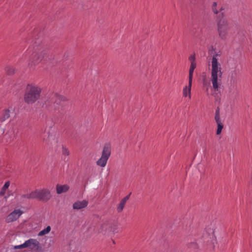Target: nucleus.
I'll list each match as a JSON object with an SVG mask.
<instances>
[{
  "label": "nucleus",
  "mask_w": 252,
  "mask_h": 252,
  "mask_svg": "<svg viewBox=\"0 0 252 252\" xmlns=\"http://www.w3.org/2000/svg\"><path fill=\"white\" fill-rule=\"evenodd\" d=\"M42 88L38 85L32 83L28 84L24 94V100L28 104H33L37 101L40 97Z\"/></svg>",
  "instance_id": "nucleus-1"
},
{
  "label": "nucleus",
  "mask_w": 252,
  "mask_h": 252,
  "mask_svg": "<svg viewBox=\"0 0 252 252\" xmlns=\"http://www.w3.org/2000/svg\"><path fill=\"white\" fill-rule=\"evenodd\" d=\"M222 75L221 65L218 60L214 56L211 61V81L213 88L215 91L219 88V80Z\"/></svg>",
  "instance_id": "nucleus-2"
},
{
  "label": "nucleus",
  "mask_w": 252,
  "mask_h": 252,
  "mask_svg": "<svg viewBox=\"0 0 252 252\" xmlns=\"http://www.w3.org/2000/svg\"><path fill=\"white\" fill-rule=\"evenodd\" d=\"M218 32L219 37L222 39H225L228 35L229 30V23L225 18H222L217 24Z\"/></svg>",
  "instance_id": "nucleus-3"
},
{
  "label": "nucleus",
  "mask_w": 252,
  "mask_h": 252,
  "mask_svg": "<svg viewBox=\"0 0 252 252\" xmlns=\"http://www.w3.org/2000/svg\"><path fill=\"white\" fill-rule=\"evenodd\" d=\"M45 52L43 47L39 46L34 49L30 58V62L32 63L37 64L40 63L44 57Z\"/></svg>",
  "instance_id": "nucleus-4"
},
{
  "label": "nucleus",
  "mask_w": 252,
  "mask_h": 252,
  "mask_svg": "<svg viewBox=\"0 0 252 252\" xmlns=\"http://www.w3.org/2000/svg\"><path fill=\"white\" fill-rule=\"evenodd\" d=\"M111 152V146L109 144L105 145L103 149L101 157L96 162L97 165L101 167H104L110 156Z\"/></svg>",
  "instance_id": "nucleus-5"
},
{
  "label": "nucleus",
  "mask_w": 252,
  "mask_h": 252,
  "mask_svg": "<svg viewBox=\"0 0 252 252\" xmlns=\"http://www.w3.org/2000/svg\"><path fill=\"white\" fill-rule=\"evenodd\" d=\"M15 249L29 248L31 250H37L40 248L39 241L33 238L26 241L23 244L14 246Z\"/></svg>",
  "instance_id": "nucleus-6"
},
{
  "label": "nucleus",
  "mask_w": 252,
  "mask_h": 252,
  "mask_svg": "<svg viewBox=\"0 0 252 252\" xmlns=\"http://www.w3.org/2000/svg\"><path fill=\"white\" fill-rule=\"evenodd\" d=\"M116 226L108 223H104L101 224L99 229V232L104 236H109L112 232L113 233L116 232Z\"/></svg>",
  "instance_id": "nucleus-7"
},
{
  "label": "nucleus",
  "mask_w": 252,
  "mask_h": 252,
  "mask_svg": "<svg viewBox=\"0 0 252 252\" xmlns=\"http://www.w3.org/2000/svg\"><path fill=\"white\" fill-rule=\"evenodd\" d=\"M15 128L14 125L12 123H9L6 126L3 130L4 136L8 139H12L15 135Z\"/></svg>",
  "instance_id": "nucleus-8"
},
{
  "label": "nucleus",
  "mask_w": 252,
  "mask_h": 252,
  "mask_svg": "<svg viewBox=\"0 0 252 252\" xmlns=\"http://www.w3.org/2000/svg\"><path fill=\"white\" fill-rule=\"evenodd\" d=\"M23 213L20 209H15L6 217L5 221L8 223L14 221L20 218Z\"/></svg>",
  "instance_id": "nucleus-9"
},
{
  "label": "nucleus",
  "mask_w": 252,
  "mask_h": 252,
  "mask_svg": "<svg viewBox=\"0 0 252 252\" xmlns=\"http://www.w3.org/2000/svg\"><path fill=\"white\" fill-rule=\"evenodd\" d=\"M192 81L189 80L188 85H186L183 89V96L189 100L191 98V87Z\"/></svg>",
  "instance_id": "nucleus-10"
},
{
  "label": "nucleus",
  "mask_w": 252,
  "mask_h": 252,
  "mask_svg": "<svg viewBox=\"0 0 252 252\" xmlns=\"http://www.w3.org/2000/svg\"><path fill=\"white\" fill-rule=\"evenodd\" d=\"M205 239H209L213 241L216 239L214 227L212 225L208 226L204 230Z\"/></svg>",
  "instance_id": "nucleus-11"
},
{
  "label": "nucleus",
  "mask_w": 252,
  "mask_h": 252,
  "mask_svg": "<svg viewBox=\"0 0 252 252\" xmlns=\"http://www.w3.org/2000/svg\"><path fill=\"white\" fill-rule=\"evenodd\" d=\"M39 200L47 201L51 197L50 191L47 189H39Z\"/></svg>",
  "instance_id": "nucleus-12"
},
{
  "label": "nucleus",
  "mask_w": 252,
  "mask_h": 252,
  "mask_svg": "<svg viewBox=\"0 0 252 252\" xmlns=\"http://www.w3.org/2000/svg\"><path fill=\"white\" fill-rule=\"evenodd\" d=\"M89 204V201L86 199L77 200L72 205V208L74 210H81L84 209L87 207Z\"/></svg>",
  "instance_id": "nucleus-13"
},
{
  "label": "nucleus",
  "mask_w": 252,
  "mask_h": 252,
  "mask_svg": "<svg viewBox=\"0 0 252 252\" xmlns=\"http://www.w3.org/2000/svg\"><path fill=\"white\" fill-rule=\"evenodd\" d=\"M14 111V109L12 107H9L7 108L4 109L1 112V115L0 116V122H3L6 120L8 119L10 114L12 113H13Z\"/></svg>",
  "instance_id": "nucleus-14"
},
{
  "label": "nucleus",
  "mask_w": 252,
  "mask_h": 252,
  "mask_svg": "<svg viewBox=\"0 0 252 252\" xmlns=\"http://www.w3.org/2000/svg\"><path fill=\"white\" fill-rule=\"evenodd\" d=\"M215 120L217 125L216 134L217 135H220L221 133L222 129L223 127V125L221 122L219 111H217L216 112Z\"/></svg>",
  "instance_id": "nucleus-15"
},
{
  "label": "nucleus",
  "mask_w": 252,
  "mask_h": 252,
  "mask_svg": "<svg viewBox=\"0 0 252 252\" xmlns=\"http://www.w3.org/2000/svg\"><path fill=\"white\" fill-rule=\"evenodd\" d=\"M69 189V186L67 184L60 185L58 184L56 186V191L57 194H61L66 192Z\"/></svg>",
  "instance_id": "nucleus-16"
},
{
  "label": "nucleus",
  "mask_w": 252,
  "mask_h": 252,
  "mask_svg": "<svg viewBox=\"0 0 252 252\" xmlns=\"http://www.w3.org/2000/svg\"><path fill=\"white\" fill-rule=\"evenodd\" d=\"M39 189H35L30 193H27L24 195V197L28 199L37 198L38 199Z\"/></svg>",
  "instance_id": "nucleus-17"
},
{
  "label": "nucleus",
  "mask_w": 252,
  "mask_h": 252,
  "mask_svg": "<svg viewBox=\"0 0 252 252\" xmlns=\"http://www.w3.org/2000/svg\"><path fill=\"white\" fill-rule=\"evenodd\" d=\"M129 195H127L121 200L117 207V210L118 212H121L123 210L127 201L129 199Z\"/></svg>",
  "instance_id": "nucleus-18"
},
{
  "label": "nucleus",
  "mask_w": 252,
  "mask_h": 252,
  "mask_svg": "<svg viewBox=\"0 0 252 252\" xmlns=\"http://www.w3.org/2000/svg\"><path fill=\"white\" fill-rule=\"evenodd\" d=\"M211 9L214 14H217L222 10V7L219 6L217 2L214 1L211 5Z\"/></svg>",
  "instance_id": "nucleus-19"
},
{
  "label": "nucleus",
  "mask_w": 252,
  "mask_h": 252,
  "mask_svg": "<svg viewBox=\"0 0 252 252\" xmlns=\"http://www.w3.org/2000/svg\"><path fill=\"white\" fill-rule=\"evenodd\" d=\"M196 67V63H190L189 69V80L192 81L194 69Z\"/></svg>",
  "instance_id": "nucleus-20"
},
{
  "label": "nucleus",
  "mask_w": 252,
  "mask_h": 252,
  "mask_svg": "<svg viewBox=\"0 0 252 252\" xmlns=\"http://www.w3.org/2000/svg\"><path fill=\"white\" fill-rule=\"evenodd\" d=\"M10 185V182L9 181H6L2 187L1 188L0 190V196H3L5 193L6 190L8 189Z\"/></svg>",
  "instance_id": "nucleus-21"
},
{
  "label": "nucleus",
  "mask_w": 252,
  "mask_h": 252,
  "mask_svg": "<svg viewBox=\"0 0 252 252\" xmlns=\"http://www.w3.org/2000/svg\"><path fill=\"white\" fill-rule=\"evenodd\" d=\"M51 230V227L50 226H47L46 228H44L40 231H39L37 235L39 237L44 236L48 234Z\"/></svg>",
  "instance_id": "nucleus-22"
},
{
  "label": "nucleus",
  "mask_w": 252,
  "mask_h": 252,
  "mask_svg": "<svg viewBox=\"0 0 252 252\" xmlns=\"http://www.w3.org/2000/svg\"><path fill=\"white\" fill-rule=\"evenodd\" d=\"M62 154L63 156H68L69 155V151L65 147L63 146L62 148Z\"/></svg>",
  "instance_id": "nucleus-23"
},
{
  "label": "nucleus",
  "mask_w": 252,
  "mask_h": 252,
  "mask_svg": "<svg viewBox=\"0 0 252 252\" xmlns=\"http://www.w3.org/2000/svg\"><path fill=\"white\" fill-rule=\"evenodd\" d=\"M189 60L190 61V63H196L195 57L194 55H190L189 58Z\"/></svg>",
  "instance_id": "nucleus-24"
},
{
  "label": "nucleus",
  "mask_w": 252,
  "mask_h": 252,
  "mask_svg": "<svg viewBox=\"0 0 252 252\" xmlns=\"http://www.w3.org/2000/svg\"><path fill=\"white\" fill-rule=\"evenodd\" d=\"M203 86L204 87L206 88V92H208V89L210 87V84H207V83H205V82H204L203 83Z\"/></svg>",
  "instance_id": "nucleus-25"
}]
</instances>
